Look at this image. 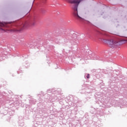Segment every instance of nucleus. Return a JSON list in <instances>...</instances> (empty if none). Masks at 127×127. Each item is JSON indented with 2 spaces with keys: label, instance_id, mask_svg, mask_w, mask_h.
Returning a JSON list of instances; mask_svg holds the SVG:
<instances>
[{
  "label": "nucleus",
  "instance_id": "nucleus-6",
  "mask_svg": "<svg viewBox=\"0 0 127 127\" xmlns=\"http://www.w3.org/2000/svg\"><path fill=\"white\" fill-rule=\"evenodd\" d=\"M32 24V25H34V23H33V24Z\"/></svg>",
  "mask_w": 127,
  "mask_h": 127
},
{
  "label": "nucleus",
  "instance_id": "nucleus-4",
  "mask_svg": "<svg viewBox=\"0 0 127 127\" xmlns=\"http://www.w3.org/2000/svg\"><path fill=\"white\" fill-rule=\"evenodd\" d=\"M6 24L0 22V31L1 32H5L4 27H5Z\"/></svg>",
  "mask_w": 127,
  "mask_h": 127
},
{
  "label": "nucleus",
  "instance_id": "nucleus-3",
  "mask_svg": "<svg viewBox=\"0 0 127 127\" xmlns=\"http://www.w3.org/2000/svg\"><path fill=\"white\" fill-rule=\"evenodd\" d=\"M28 27V23H25L24 24H22L21 26L19 27V31H22V30H23V29H25L27 27Z\"/></svg>",
  "mask_w": 127,
  "mask_h": 127
},
{
  "label": "nucleus",
  "instance_id": "nucleus-5",
  "mask_svg": "<svg viewBox=\"0 0 127 127\" xmlns=\"http://www.w3.org/2000/svg\"><path fill=\"white\" fill-rule=\"evenodd\" d=\"M86 77L87 79H89V78H90V74H88Z\"/></svg>",
  "mask_w": 127,
  "mask_h": 127
},
{
  "label": "nucleus",
  "instance_id": "nucleus-7",
  "mask_svg": "<svg viewBox=\"0 0 127 127\" xmlns=\"http://www.w3.org/2000/svg\"><path fill=\"white\" fill-rule=\"evenodd\" d=\"M88 21V22H89L88 21Z\"/></svg>",
  "mask_w": 127,
  "mask_h": 127
},
{
  "label": "nucleus",
  "instance_id": "nucleus-1",
  "mask_svg": "<svg viewBox=\"0 0 127 127\" xmlns=\"http://www.w3.org/2000/svg\"><path fill=\"white\" fill-rule=\"evenodd\" d=\"M83 0H71L69 1L70 3H75L76 4H74L73 6L72 7V9L73 10V15L75 16V18H77L79 21H81V22H84L85 19L82 18L78 14V5H79V3L81 2Z\"/></svg>",
  "mask_w": 127,
  "mask_h": 127
},
{
  "label": "nucleus",
  "instance_id": "nucleus-2",
  "mask_svg": "<svg viewBox=\"0 0 127 127\" xmlns=\"http://www.w3.org/2000/svg\"><path fill=\"white\" fill-rule=\"evenodd\" d=\"M103 42H105L106 43H108L109 45H111V47H115L117 46L118 44H119V42L121 43L122 44H125V43H127V39H121L119 37L117 38L114 40H103Z\"/></svg>",
  "mask_w": 127,
  "mask_h": 127
}]
</instances>
